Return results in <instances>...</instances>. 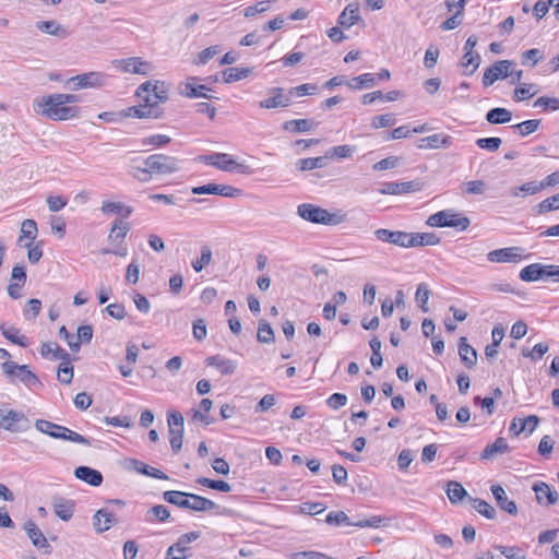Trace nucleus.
Listing matches in <instances>:
<instances>
[{
	"label": "nucleus",
	"mask_w": 559,
	"mask_h": 559,
	"mask_svg": "<svg viewBox=\"0 0 559 559\" xmlns=\"http://www.w3.org/2000/svg\"><path fill=\"white\" fill-rule=\"evenodd\" d=\"M559 210V193L545 199L538 204V213Z\"/></svg>",
	"instance_id": "obj_64"
},
{
	"label": "nucleus",
	"mask_w": 559,
	"mask_h": 559,
	"mask_svg": "<svg viewBox=\"0 0 559 559\" xmlns=\"http://www.w3.org/2000/svg\"><path fill=\"white\" fill-rule=\"evenodd\" d=\"M396 119L392 114H384L374 116L371 120V126L374 129L386 128L395 124Z\"/></svg>",
	"instance_id": "obj_62"
},
{
	"label": "nucleus",
	"mask_w": 559,
	"mask_h": 559,
	"mask_svg": "<svg viewBox=\"0 0 559 559\" xmlns=\"http://www.w3.org/2000/svg\"><path fill=\"white\" fill-rule=\"evenodd\" d=\"M40 354L43 357H47L49 354H52L55 359L60 360H69L70 356L69 354L58 345H55L52 347L51 343H44L40 347Z\"/></svg>",
	"instance_id": "obj_53"
},
{
	"label": "nucleus",
	"mask_w": 559,
	"mask_h": 559,
	"mask_svg": "<svg viewBox=\"0 0 559 559\" xmlns=\"http://www.w3.org/2000/svg\"><path fill=\"white\" fill-rule=\"evenodd\" d=\"M0 331L2 335L13 344H16L21 347L28 346L27 337L25 335H19L20 330L17 328L2 323L0 324Z\"/></svg>",
	"instance_id": "obj_31"
},
{
	"label": "nucleus",
	"mask_w": 559,
	"mask_h": 559,
	"mask_svg": "<svg viewBox=\"0 0 559 559\" xmlns=\"http://www.w3.org/2000/svg\"><path fill=\"white\" fill-rule=\"evenodd\" d=\"M257 338L260 343L271 344L275 341V335L272 326L264 320H260L258 326Z\"/></svg>",
	"instance_id": "obj_50"
},
{
	"label": "nucleus",
	"mask_w": 559,
	"mask_h": 559,
	"mask_svg": "<svg viewBox=\"0 0 559 559\" xmlns=\"http://www.w3.org/2000/svg\"><path fill=\"white\" fill-rule=\"evenodd\" d=\"M353 152L354 147L345 144L331 147L326 151V156H330L331 158H347L352 156Z\"/></svg>",
	"instance_id": "obj_61"
},
{
	"label": "nucleus",
	"mask_w": 559,
	"mask_h": 559,
	"mask_svg": "<svg viewBox=\"0 0 559 559\" xmlns=\"http://www.w3.org/2000/svg\"><path fill=\"white\" fill-rule=\"evenodd\" d=\"M501 139L500 138H480L476 140V145L483 150H487L489 152H497L499 147L501 146Z\"/></svg>",
	"instance_id": "obj_59"
},
{
	"label": "nucleus",
	"mask_w": 559,
	"mask_h": 559,
	"mask_svg": "<svg viewBox=\"0 0 559 559\" xmlns=\"http://www.w3.org/2000/svg\"><path fill=\"white\" fill-rule=\"evenodd\" d=\"M57 97H59V94H51L35 99L33 105L35 112L53 121L71 120L79 117V107L68 106L64 103L59 104V100L56 99Z\"/></svg>",
	"instance_id": "obj_1"
},
{
	"label": "nucleus",
	"mask_w": 559,
	"mask_h": 559,
	"mask_svg": "<svg viewBox=\"0 0 559 559\" xmlns=\"http://www.w3.org/2000/svg\"><path fill=\"white\" fill-rule=\"evenodd\" d=\"M347 221V215L342 210L332 212L317 206V224L336 226Z\"/></svg>",
	"instance_id": "obj_17"
},
{
	"label": "nucleus",
	"mask_w": 559,
	"mask_h": 559,
	"mask_svg": "<svg viewBox=\"0 0 559 559\" xmlns=\"http://www.w3.org/2000/svg\"><path fill=\"white\" fill-rule=\"evenodd\" d=\"M358 7L348 4L338 16V23L344 27H350L359 20Z\"/></svg>",
	"instance_id": "obj_43"
},
{
	"label": "nucleus",
	"mask_w": 559,
	"mask_h": 559,
	"mask_svg": "<svg viewBox=\"0 0 559 559\" xmlns=\"http://www.w3.org/2000/svg\"><path fill=\"white\" fill-rule=\"evenodd\" d=\"M181 160L175 156L165 154H153L144 159L154 176L171 175L180 170Z\"/></svg>",
	"instance_id": "obj_4"
},
{
	"label": "nucleus",
	"mask_w": 559,
	"mask_h": 559,
	"mask_svg": "<svg viewBox=\"0 0 559 559\" xmlns=\"http://www.w3.org/2000/svg\"><path fill=\"white\" fill-rule=\"evenodd\" d=\"M169 88L170 85L165 81H146L138 87L135 94L142 102H152L155 107H158V104L168 99Z\"/></svg>",
	"instance_id": "obj_3"
},
{
	"label": "nucleus",
	"mask_w": 559,
	"mask_h": 559,
	"mask_svg": "<svg viewBox=\"0 0 559 559\" xmlns=\"http://www.w3.org/2000/svg\"><path fill=\"white\" fill-rule=\"evenodd\" d=\"M251 68L247 67H231L223 71V80L225 83H233L241 81L250 75Z\"/></svg>",
	"instance_id": "obj_35"
},
{
	"label": "nucleus",
	"mask_w": 559,
	"mask_h": 559,
	"mask_svg": "<svg viewBox=\"0 0 559 559\" xmlns=\"http://www.w3.org/2000/svg\"><path fill=\"white\" fill-rule=\"evenodd\" d=\"M64 364L60 365L58 368V380L61 383L70 384L73 379V367L69 360H63Z\"/></svg>",
	"instance_id": "obj_60"
},
{
	"label": "nucleus",
	"mask_w": 559,
	"mask_h": 559,
	"mask_svg": "<svg viewBox=\"0 0 559 559\" xmlns=\"http://www.w3.org/2000/svg\"><path fill=\"white\" fill-rule=\"evenodd\" d=\"M197 160L206 165H211L223 171H237L240 174L249 173V167L245 164L237 163L230 155L226 153H212L209 155H200Z\"/></svg>",
	"instance_id": "obj_6"
},
{
	"label": "nucleus",
	"mask_w": 559,
	"mask_h": 559,
	"mask_svg": "<svg viewBox=\"0 0 559 559\" xmlns=\"http://www.w3.org/2000/svg\"><path fill=\"white\" fill-rule=\"evenodd\" d=\"M423 183L418 180L406 182H384L379 190L381 194H403L420 191Z\"/></svg>",
	"instance_id": "obj_15"
},
{
	"label": "nucleus",
	"mask_w": 559,
	"mask_h": 559,
	"mask_svg": "<svg viewBox=\"0 0 559 559\" xmlns=\"http://www.w3.org/2000/svg\"><path fill=\"white\" fill-rule=\"evenodd\" d=\"M274 96L263 99L259 103L261 108L272 109L278 107H287L292 103V97L288 93L285 94L283 88H273Z\"/></svg>",
	"instance_id": "obj_21"
},
{
	"label": "nucleus",
	"mask_w": 559,
	"mask_h": 559,
	"mask_svg": "<svg viewBox=\"0 0 559 559\" xmlns=\"http://www.w3.org/2000/svg\"><path fill=\"white\" fill-rule=\"evenodd\" d=\"M112 64L116 69H120L124 73L147 75L153 71L152 63L142 60L140 57L114 60Z\"/></svg>",
	"instance_id": "obj_10"
},
{
	"label": "nucleus",
	"mask_w": 559,
	"mask_h": 559,
	"mask_svg": "<svg viewBox=\"0 0 559 559\" xmlns=\"http://www.w3.org/2000/svg\"><path fill=\"white\" fill-rule=\"evenodd\" d=\"M445 491L449 500L453 504L462 502L463 499L467 497V491L465 490V488L459 481L455 480H450L447 483Z\"/></svg>",
	"instance_id": "obj_37"
},
{
	"label": "nucleus",
	"mask_w": 559,
	"mask_h": 559,
	"mask_svg": "<svg viewBox=\"0 0 559 559\" xmlns=\"http://www.w3.org/2000/svg\"><path fill=\"white\" fill-rule=\"evenodd\" d=\"M544 264L532 263L520 272V278L524 282H536L543 280Z\"/></svg>",
	"instance_id": "obj_40"
},
{
	"label": "nucleus",
	"mask_w": 559,
	"mask_h": 559,
	"mask_svg": "<svg viewBox=\"0 0 559 559\" xmlns=\"http://www.w3.org/2000/svg\"><path fill=\"white\" fill-rule=\"evenodd\" d=\"M533 106L535 108L555 111L559 109V98L540 96L534 102Z\"/></svg>",
	"instance_id": "obj_57"
},
{
	"label": "nucleus",
	"mask_w": 559,
	"mask_h": 559,
	"mask_svg": "<svg viewBox=\"0 0 559 559\" xmlns=\"http://www.w3.org/2000/svg\"><path fill=\"white\" fill-rule=\"evenodd\" d=\"M34 425L38 431L53 439H57V435H59L64 427L46 419H37Z\"/></svg>",
	"instance_id": "obj_46"
},
{
	"label": "nucleus",
	"mask_w": 559,
	"mask_h": 559,
	"mask_svg": "<svg viewBox=\"0 0 559 559\" xmlns=\"http://www.w3.org/2000/svg\"><path fill=\"white\" fill-rule=\"evenodd\" d=\"M520 427L519 429H515V419L512 420L509 431L512 432L514 436H519L524 430L528 429L530 432H533L536 427L538 426L539 418L536 415H530L525 418L519 419Z\"/></svg>",
	"instance_id": "obj_33"
},
{
	"label": "nucleus",
	"mask_w": 559,
	"mask_h": 559,
	"mask_svg": "<svg viewBox=\"0 0 559 559\" xmlns=\"http://www.w3.org/2000/svg\"><path fill=\"white\" fill-rule=\"evenodd\" d=\"M100 210L105 215H119L123 218H128L133 212L131 206L126 205L122 202L112 201H104Z\"/></svg>",
	"instance_id": "obj_26"
},
{
	"label": "nucleus",
	"mask_w": 559,
	"mask_h": 559,
	"mask_svg": "<svg viewBox=\"0 0 559 559\" xmlns=\"http://www.w3.org/2000/svg\"><path fill=\"white\" fill-rule=\"evenodd\" d=\"M199 78L191 76L185 83L180 85L181 95L188 98H215L212 95H209L206 92L211 91V88L204 84H198Z\"/></svg>",
	"instance_id": "obj_14"
},
{
	"label": "nucleus",
	"mask_w": 559,
	"mask_h": 559,
	"mask_svg": "<svg viewBox=\"0 0 559 559\" xmlns=\"http://www.w3.org/2000/svg\"><path fill=\"white\" fill-rule=\"evenodd\" d=\"M512 112L502 107H496L490 109L486 114V120L491 124H501L511 121Z\"/></svg>",
	"instance_id": "obj_38"
},
{
	"label": "nucleus",
	"mask_w": 559,
	"mask_h": 559,
	"mask_svg": "<svg viewBox=\"0 0 559 559\" xmlns=\"http://www.w3.org/2000/svg\"><path fill=\"white\" fill-rule=\"evenodd\" d=\"M533 490L536 493L538 503H543V499H547V504H555L558 501V493L551 490L550 486L544 481H538L533 485Z\"/></svg>",
	"instance_id": "obj_30"
},
{
	"label": "nucleus",
	"mask_w": 559,
	"mask_h": 559,
	"mask_svg": "<svg viewBox=\"0 0 559 559\" xmlns=\"http://www.w3.org/2000/svg\"><path fill=\"white\" fill-rule=\"evenodd\" d=\"M0 417L4 421H9L4 426V429L9 430V431H17V428L14 426V423H20V421L28 423V419L22 412H17V411H13V409L8 411L5 414H3V411L0 409Z\"/></svg>",
	"instance_id": "obj_42"
},
{
	"label": "nucleus",
	"mask_w": 559,
	"mask_h": 559,
	"mask_svg": "<svg viewBox=\"0 0 559 559\" xmlns=\"http://www.w3.org/2000/svg\"><path fill=\"white\" fill-rule=\"evenodd\" d=\"M189 497H190L189 507H188L189 510L197 511V512H210V511L217 510L219 508L214 501H212L205 497H202V496H199L195 493H190V492H189Z\"/></svg>",
	"instance_id": "obj_27"
},
{
	"label": "nucleus",
	"mask_w": 559,
	"mask_h": 559,
	"mask_svg": "<svg viewBox=\"0 0 559 559\" xmlns=\"http://www.w3.org/2000/svg\"><path fill=\"white\" fill-rule=\"evenodd\" d=\"M1 370L8 382L11 384L16 385L22 383L31 390L43 386L39 378L29 369L27 365H19L15 361L7 360L1 364Z\"/></svg>",
	"instance_id": "obj_2"
},
{
	"label": "nucleus",
	"mask_w": 559,
	"mask_h": 559,
	"mask_svg": "<svg viewBox=\"0 0 559 559\" xmlns=\"http://www.w3.org/2000/svg\"><path fill=\"white\" fill-rule=\"evenodd\" d=\"M74 476L93 486V487H98L102 485L103 483V475L97 469H94L92 467H88V466H79L74 469Z\"/></svg>",
	"instance_id": "obj_22"
},
{
	"label": "nucleus",
	"mask_w": 559,
	"mask_h": 559,
	"mask_svg": "<svg viewBox=\"0 0 559 559\" xmlns=\"http://www.w3.org/2000/svg\"><path fill=\"white\" fill-rule=\"evenodd\" d=\"M206 366L215 367L223 376L234 374L237 362L219 355L210 356L205 359Z\"/></svg>",
	"instance_id": "obj_19"
},
{
	"label": "nucleus",
	"mask_w": 559,
	"mask_h": 559,
	"mask_svg": "<svg viewBox=\"0 0 559 559\" xmlns=\"http://www.w3.org/2000/svg\"><path fill=\"white\" fill-rule=\"evenodd\" d=\"M512 66V61L510 60H499L496 61L491 67L487 68L483 75V84L484 86H489L493 84L499 79L508 78L509 70Z\"/></svg>",
	"instance_id": "obj_11"
},
{
	"label": "nucleus",
	"mask_w": 559,
	"mask_h": 559,
	"mask_svg": "<svg viewBox=\"0 0 559 559\" xmlns=\"http://www.w3.org/2000/svg\"><path fill=\"white\" fill-rule=\"evenodd\" d=\"M452 144V138L450 135L432 134L420 140L418 148H448Z\"/></svg>",
	"instance_id": "obj_25"
},
{
	"label": "nucleus",
	"mask_w": 559,
	"mask_h": 559,
	"mask_svg": "<svg viewBox=\"0 0 559 559\" xmlns=\"http://www.w3.org/2000/svg\"><path fill=\"white\" fill-rule=\"evenodd\" d=\"M480 64V56L477 52H464L461 66L466 70L465 75H472Z\"/></svg>",
	"instance_id": "obj_44"
},
{
	"label": "nucleus",
	"mask_w": 559,
	"mask_h": 559,
	"mask_svg": "<svg viewBox=\"0 0 559 559\" xmlns=\"http://www.w3.org/2000/svg\"><path fill=\"white\" fill-rule=\"evenodd\" d=\"M123 115L126 117H135L139 119L143 118H153L157 119L163 116V111L155 107L152 102L140 104L138 106H132L123 110Z\"/></svg>",
	"instance_id": "obj_16"
},
{
	"label": "nucleus",
	"mask_w": 559,
	"mask_h": 559,
	"mask_svg": "<svg viewBox=\"0 0 559 559\" xmlns=\"http://www.w3.org/2000/svg\"><path fill=\"white\" fill-rule=\"evenodd\" d=\"M36 27L43 33L60 38H64L68 35L67 29L57 21H40L36 23Z\"/></svg>",
	"instance_id": "obj_32"
},
{
	"label": "nucleus",
	"mask_w": 559,
	"mask_h": 559,
	"mask_svg": "<svg viewBox=\"0 0 559 559\" xmlns=\"http://www.w3.org/2000/svg\"><path fill=\"white\" fill-rule=\"evenodd\" d=\"M131 465L138 473L142 475L151 476L156 479H168V476L165 473L143 463L142 461L132 460Z\"/></svg>",
	"instance_id": "obj_41"
},
{
	"label": "nucleus",
	"mask_w": 559,
	"mask_h": 559,
	"mask_svg": "<svg viewBox=\"0 0 559 559\" xmlns=\"http://www.w3.org/2000/svg\"><path fill=\"white\" fill-rule=\"evenodd\" d=\"M459 356L466 368L471 369L475 367L477 362V352L467 343V338L465 336L460 337Z\"/></svg>",
	"instance_id": "obj_23"
},
{
	"label": "nucleus",
	"mask_w": 559,
	"mask_h": 559,
	"mask_svg": "<svg viewBox=\"0 0 559 559\" xmlns=\"http://www.w3.org/2000/svg\"><path fill=\"white\" fill-rule=\"evenodd\" d=\"M440 237L435 233H413V248L419 246H436Z\"/></svg>",
	"instance_id": "obj_49"
},
{
	"label": "nucleus",
	"mask_w": 559,
	"mask_h": 559,
	"mask_svg": "<svg viewBox=\"0 0 559 559\" xmlns=\"http://www.w3.org/2000/svg\"><path fill=\"white\" fill-rule=\"evenodd\" d=\"M53 511L62 521H69L73 516L74 503L71 500L58 499L53 502Z\"/></svg>",
	"instance_id": "obj_36"
},
{
	"label": "nucleus",
	"mask_w": 559,
	"mask_h": 559,
	"mask_svg": "<svg viewBox=\"0 0 559 559\" xmlns=\"http://www.w3.org/2000/svg\"><path fill=\"white\" fill-rule=\"evenodd\" d=\"M105 75L100 72H88L69 79L68 84H73L70 88L78 91L80 88L102 86Z\"/></svg>",
	"instance_id": "obj_12"
},
{
	"label": "nucleus",
	"mask_w": 559,
	"mask_h": 559,
	"mask_svg": "<svg viewBox=\"0 0 559 559\" xmlns=\"http://www.w3.org/2000/svg\"><path fill=\"white\" fill-rule=\"evenodd\" d=\"M312 124V120L310 119L289 120L284 122L283 129L289 132L298 133L310 130Z\"/></svg>",
	"instance_id": "obj_51"
},
{
	"label": "nucleus",
	"mask_w": 559,
	"mask_h": 559,
	"mask_svg": "<svg viewBox=\"0 0 559 559\" xmlns=\"http://www.w3.org/2000/svg\"><path fill=\"white\" fill-rule=\"evenodd\" d=\"M130 175L140 182H150L154 176L150 168L144 164L143 166H133L130 170Z\"/></svg>",
	"instance_id": "obj_58"
},
{
	"label": "nucleus",
	"mask_w": 559,
	"mask_h": 559,
	"mask_svg": "<svg viewBox=\"0 0 559 559\" xmlns=\"http://www.w3.org/2000/svg\"><path fill=\"white\" fill-rule=\"evenodd\" d=\"M522 251L520 247L496 249L487 253V259L495 263H516L522 258Z\"/></svg>",
	"instance_id": "obj_13"
},
{
	"label": "nucleus",
	"mask_w": 559,
	"mask_h": 559,
	"mask_svg": "<svg viewBox=\"0 0 559 559\" xmlns=\"http://www.w3.org/2000/svg\"><path fill=\"white\" fill-rule=\"evenodd\" d=\"M510 452V447L507 440L502 437H498L493 443L488 444L480 453V460H491L499 454Z\"/></svg>",
	"instance_id": "obj_24"
},
{
	"label": "nucleus",
	"mask_w": 559,
	"mask_h": 559,
	"mask_svg": "<svg viewBox=\"0 0 559 559\" xmlns=\"http://www.w3.org/2000/svg\"><path fill=\"white\" fill-rule=\"evenodd\" d=\"M346 85L352 90L370 88L376 85V75L372 73H364L347 81Z\"/></svg>",
	"instance_id": "obj_39"
},
{
	"label": "nucleus",
	"mask_w": 559,
	"mask_h": 559,
	"mask_svg": "<svg viewBox=\"0 0 559 559\" xmlns=\"http://www.w3.org/2000/svg\"><path fill=\"white\" fill-rule=\"evenodd\" d=\"M130 230V224L122 219H115L110 228L108 240L120 246Z\"/></svg>",
	"instance_id": "obj_29"
},
{
	"label": "nucleus",
	"mask_w": 559,
	"mask_h": 559,
	"mask_svg": "<svg viewBox=\"0 0 559 559\" xmlns=\"http://www.w3.org/2000/svg\"><path fill=\"white\" fill-rule=\"evenodd\" d=\"M58 440L69 441L73 443L83 444L86 447L91 445V441L84 436L69 429L68 427H63L59 435H57Z\"/></svg>",
	"instance_id": "obj_48"
},
{
	"label": "nucleus",
	"mask_w": 559,
	"mask_h": 559,
	"mask_svg": "<svg viewBox=\"0 0 559 559\" xmlns=\"http://www.w3.org/2000/svg\"><path fill=\"white\" fill-rule=\"evenodd\" d=\"M37 224L34 219H24L21 225V236L17 239V245L23 246L24 238L34 240L37 236Z\"/></svg>",
	"instance_id": "obj_47"
},
{
	"label": "nucleus",
	"mask_w": 559,
	"mask_h": 559,
	"mask_svg": "<svg viewBox=\"0 0 559 559\" xmlns=\"http://www.w3.org/2000/svg\"><path fill=\"white\" fill-rule=\"evenodd\" d=\"M212 261V250L209 246L201 248V255L197 260L192 261V267L195 272H201Z\"/></svg>",
	"instance_id": "obj_56"
},
{
	"label": "nucleus",
	"mask_w": 559,
	"mask_h": 559,
	"mask_svg": "<svg viewBox=\"0 0 559 559\" xmlns=\"http://www.w3.org/2000/svg\"><path fill=\"white\" fill-rule=\"evenodd\" d=\"M374 237L379 241L395 245L401 248H413V233L379 228L374 231Z\"/></svg>",
	"instance_id": "obj_8"
},
{
	"label": "nucleus",
	"mask_w": 559,
	"mask_h": 559,
	"mask_svg": "<svg viewBox=\"0 0 559 559\" xmlns=\"http://www.w3.org/2000/svg\"><path fill=\"white\" fill-rule=\"evenodd\" d=\"M469 502L472 507L483 516H485L488 520H493L496 518V510L495 508L489 504L487 501L479 499V498H469Z\"/></svg>",
	"instance_id": "obj_45"
},
{
	"label": "nucleus",
	"mask_w": 559,
	"mask_h": 559,
	"mask_svg": "<svg viewBox=\"0 0 559 559\" xmlns=\"http://www.w3.org/2000/svg\"><path fill=\"white\" fill-rule=\"evenodd\" d=\"M163 499L171 504H175L182 509H188L189 507V492L177 491V490H168L163 493Z\"/></svg>",
	"instance_id": "obj_34"
},
{
	"label": "nucleus",
	"mask_w": 559,
	"mask_h": 559,
	"mask_svg": "<svg viewBox=\"0 0 559 559\" xmlns=\"http://www.w3.org/2000/svg\"><path fill=\"white\" fill-rule=\"evenodd\" d=\"M94 527L97 533H104L110 528L112 523L116 522V518L112 512L107 509L98 510L94 518Z\"/></svg>",
	"instance_id": "obj_28"
},
{
	"label": "nucleus",
	"mask_w": 559,
	"mask_h": 559,
	"mask_svg": "<svg viewBox=\"0 0 559 559\" xmlns=\"http://www.w3.org/2000/svg\"><path fill=\"white\" fill-rule=\"evenodd\" d=\"M170 518V513L168 509L163 504H157L152 507L146 514L145 520L147 522H153L155 520L159 522H166Z\"/></svg>",
	"instance_id": "obj_52"
},
{
	"label": "nucleus",
	"mask_w": 559,
	"mask_h": 559,
	"mask_svg": "<svg viewBox=\"0 0 559 559\" xmlns=\"http://www.w3.org/2000/svg\"><path fill=\"white\" fill-rule=\"evenodd\" d=\"M197 483L201 486L207 487L210 489L218 490L222 492H229L231 490V486L225 480H215L210 479L207 477H199Z\"/></svg>",
	"instance_id": "obj_54"
},
{
	"label": "nucleus",
	"mask_w": 559,
	"mask_h": 559,
	"mask_svg": "<svg viewBox=\"0 0 559 559\" xmlns=\"http://www.w3.org/2000/svg\"><path fill=\"white\" fill-rule=\"evenodd\" d=\"M200 532L193 531L181 535L178 540L173 544L166 552V559H187L191 556L189 544L195 542L200 537Z\"/></svg>",
	"instance_id": "obj_9"
},
{
	"label": "nucleus",
	"mask_w": 559,
	"mask_h": 559,
	"mask_svg": "<svg viewBox=\"0 0 559 559\" xmlns=\"http://www.w3.org/2000/svg\"><path fill=\"white\" fill-rule=\"evenodd\" d=\"M24 531L26 532L28 538L31 539L32 544L37 547L45 549L46 554H50L51 547L47 542V538L43 534V532L38 528V526L33 521H27L24 524Z\"/></svg>",
	"instance_id": "obj_18"
},
{
	"label": "nucleus",
	"mask_w": 559,
	"mask_h": 559,
	"mask_svg": "<svg viewBox=\"0 0 559 559\" xmlns=\"http://www.w3.org/2000/svg\"><path fill=\"white\" fill-rule=\"evenodd\" d=\"M490 489L497 501V504L501 510L508 512L511 515H515L518 513L516 503L513 500H509L502 486L492 485Z\"/></svg>",
	"instance_id": "obj_20"
},
{
	"label": "nucleus",
	"mask_w": 559,
	"mask_h": 559,
	"mask_svg": "<svg viewBox=\"0 0 559 559\" xmlns=\"http://www.w3.org/2000/svg\"><path fill=\"white\" fill-rule=\"evenodd\" d=\"M429 297H430V290L428 288V285L425 284V283H420L418 286H417V290H416V294H415V300L417 301L419 308L421 309L423 312H428L429 311V308L427 307V302L429 300Z\"/></svg>",
	"instance_id": "obj_55"
},
{
	"label": "nucleus",
	"mask_w": 559,
	"mask_h": 559,
	"mask_svg": "<svg viewBox=\"0 0 559 559\" xmlns=\"http://www.w3.org/2000/svg\"><path fill=\"white\" fill-rule=\"evenodd\" d=\"M324 522L328 525L335 527L343 525H352L357 527H380L384 522V518L373 515L367 520L352 522L344 511H331L325 515Z\"/></svg>",
	"instance_id": "obj_7"
},
{
	"label": "nucleus",
	"mask_w": 559,
	"mask_h": 559,
	"mask_svg": "<svg viewBox=\"0 0 559 559\" xmlns=\"http://www.w3.org/2000/svg\"><path fill=\"white\" fill-rule=\"evenodd\" d=\"M427 224L431 227H453L465 230L471 225V221L468 217L461 216L452 210H443L430 215Z\"/></svg>",
	"instance_id": "obj_5"
},
{
	"label": "nucleus",
	"mask_w": 559,
	"mask_h": 559,
	"mask_svg": "<svg viewBox=\"0 0 559 559\" xmlns=\"http://www.w3.org/2000/svg\"><path fill=\"white\" fill-rule=\"evenodd\" d=\"M495 548L499 550L503 556L508 559H526L525 554L518 547H507L501 545H496Z\"/></svg>",
	"instance_id": "obj_63"
}]
</instances>
